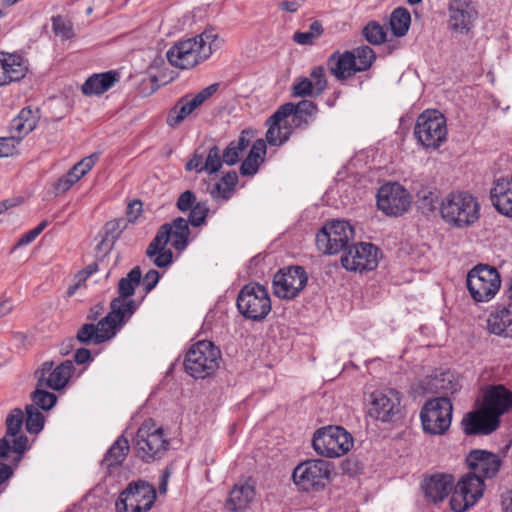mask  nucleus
<instances>
[{
	"label": "nucleus",
	"instance_id": "obj_41",
	"mask_svg": "<svg viewBox=\"0 0 512 512\" xmlns=\"http://www.w3.org/2000/svg\"><path fill=\"white\" fill-rule=\"evenodd\" d=\"M411 23V15L406 8H396L390 16V28L396 37H403L407 34Z\"/></svg>",
	"mask_w": 512,
	"mask_h": 512
},
{
	"label": "nucleus",
	"instance_id": "obj_29",
	"mask_svg": "<svg viewBox=\"0 0 512 512\" xmlns=\"http://www.w3.org/2000/svg\"><path fill=\"white\" fill-rule=\"evenodd\" d=\"M327 66L330 73L340 81L346 80L358 72L355 55L351 51L334 52L329 56Z\"/></svg>",
	"mask_w": 512,
	"mask_h": 512
},
{
	"label": "nucleus",
	"instance_id": "obj_27",
	"mask_svg": "<svg viewBox=\"0 0 512 512\" xmlns=\"http://www.w3.org/2000/svg\"><path fill=\"white\" fill-rule=\"evenodd\" d=\"M490 197L495 209L512 218V177H500L494 181Z\"/></svg>",
	"mask_w": 512,
	"mask_h": 512
},
{
	"label": "nucleus",
	"instance_id": "obj_33",
	"mask_svg": "<svg viewBox=\"0 0 512 512\" xmlns=\"http://www.w3.org/2000/svg\"><path fill=\"white\" fill-rule=\"evenodd\" d=\"M118 80V74L115 71H108L90 76L82 85L84 95H100L108 91Z\"/></svg>",
	"mask_w": 512,
	"mask_h": 512
},
{
	"label": "nucleus",
	"instance_id": "obj_56",
	"mask_svg": "<svg viewBox=\"0 0 512 512\" xmlns=\"http://www.w3.org/2000/svg\"><path fill=\"white\" fill-rule=\"evenodd\" d=\"M282 106H288V109L289 108L291 109V111H289V110L287 111V112H289V115L297 109L298 113H302L303 115L309 117L310 119L313 116H315V114L318 111L317 105L310 100H302L297 104L286 103V104H283Z\"/></svg>",
	"mask_w": 512,
	"mask_h": 512
},
{
	"label": "nucleus",
	"instance_id": "obj_42",
	"mask_svg": "<svg viewBox=\"0 0 512 512\" xmlns=\"http://www.w3.org/2000/svg\"><path fill=\"white\" fill-rule=\"evenodd\" d=\"M172 234V227L169 223H165L160 226L155 237L147 247L146 255L149 258H153L161 250L166 249V245L169 243Z\"/></svg>",
	"mask_w": 512,
	"mask_h": 512
},
{
	"label": "nucleus",
	"instance_id": "obj_63",
	"mask_svg": "<svg viewBox=\"0 0 512 512\" xmlns=\"http://www.w3.org/2000/svg\"><path fill=\"white\" fill-rule=\"evenodd\" d=\"M266 143L267 142L263 139H257L253 143L248 155L251 156L252 158H256V159L260 160L261 162H263L264 156L266 155V151H267Z\"/></svg>",
	"mask_w": 512,
	"mask_h": 512
},
{
	"label": "nucleus",
	"instance_id": "obj_20",
	"mask_svg": "<svg viewBox=\"0 0 512 512\" xmlns=\"http://www.w3.org/2000/svg\"><path fill=\"white\" fill-rule=\"evenodd\" d=\"M478 11L472 0H451L448 6L447 27L457 34H468L474 27Z\"/></svg>",
	"mask_w": 512,
	"mask_h": 512
},
{
	"label": "nucleus",
	"instance_id": "obj_50",
	"mask_svg": "<svg viewBox=\"0 0 512 512\" xmlns=\"http://www.w3.org/2000/svg\"><path fill=\"white\" fill-rule=\"evenodd\" d=\"M209 213V206L206 201H200L193 206L188 215V225L193 227H200L206 222V218Z\"/></svg>",
	"mask_w": 512,
	"mask_h": 512
},
{
	"label": "nucleus",
	"instance_id": "obj_12",
	"mask_svg": "<svg viewBox=\"0 0 512 512\" xmlns=\"http://www.w3.org/2000/svg\"><path fill=\"white\" fill-rule=\"evenodd\" d=\"M452 403L448 397H437L427 401L420 418L425 433L443 435L451 425Z\"/></svg>",
	"mask_w": 512,
	"mask_h": 512
},
{
	"label": "nucleus",
	"instance_id": "obj_58",
	"mask_svg": "<svg viewBox=\"0 0 512 512\" xmlns=\"http://www.w3.org/2000/svg\"><path fill=\"white\" fill-rule=\"evenodd\" d=\"M77 181H79L76 174L73 173V171L70 169L65 175L60 177L55 183H54V190L58 193H65L68 191Z\"/></svg>",
	"mask_w": 512,
	"mask_h": 512
},
{
	"label": "nucleus",
	"instance_id": "obj_36",
	"mask_svg": "<svg viewBox=\"0 0 512 512\" xmlns=\"http://www.w3.org/2000/svg\"><path fill=\"white\" fill-rule=\"evenodd\" d=\"M238 183V175L235 171H229L222 178L216 182L210 189V195L213 200L228 201L236 188Z\"/></svg>",
	"mask_w": 512,
	"mask_h": 512
},
{
	"label": "nucleus",
	"instance_id": "obj_38",
	"mask_svg": "<svg viewBox=\"0 0 512 512\" xmlns=\"http://www.w3.org/2000/svg\"><path fill=\"white\" fill-rule=\"evenodd\" d=\"M126 228V222L124 219H114L108 221L104 228V236L101 242L98 244L99 250L110 251L116 241L120 238L122 232Z\"/></svg>",
	"mask_w": 512,
	"mask_h": 512
},
{
	"label": "nucleus",
	"instance_id": "obj_21",
	"mask_svg": "<svg viewBox=\"0 0 512 512\" xmlns=\"http://www.w3.org/2000/svg\"><path fill=\"white\" fill-rule=\"evenodd\" d=\"M74 370L75 367L71 360H65L57 366L53 361H45L35 371V377L38 380V386L59 391L67 385Z\"/></svg>",
	"mask_w": 512,
	"mask_h": 512
},
{
	"label": "nucleus",
	"instance_id": "obj_61",
	"mask_svg": "<svg viewBox=\"0 0 512 512\" xmlns=\"http://www.w3.org/2000/svg\"><path fill=\"white\" fill-rule=\"evenodd\" d=\"M261 163L262 162L260 160L247 155V157L241 163L240 174L242 176L255 175L258 172Z\"/></svg>",
	"mask_w": 512,
	"mask_h": 512
},
{
	"label": "nucleus",
	"instance_id": "obj_62",
	"mask_svg": "<svg viewBox=\"0 0 512 512\" xmlns=\"http://www.w3.org/2000/svg\"><path fill=\"white\" fill-rule=\"evenodd\" d=\"M20 143L10 134L9 137L0 138V158L12 156L16 150V146Z\"/></svg>",
	"mask_w": 512,
	"mask_h": 512
},
{
	"label": "nucleus",
	"instance_id": "obj_3",
	"mask_svg": "<svg viewBox=\"0 0 512 512\" xmlns=\"http://www.w3.org/2000/svg\"><path fill=\"white\" fill-rule=\"evenodd\" d=\"M136 456L145 463L162 459L169 450L170 440L153 419L145 420L133 440Z\"/></svg>",
	"mask_w": 512,
	"mask_h": 512
},
{
	"label": "nucleus",
	"instance_id": "obj_24",
	"mask_svg": "<svg viewBox=\"0 0 512 512\" xmlns=\"http://www.w3.org/2000/svg\"><path fill=\"white\" fill-rule=\"evenodd\" d=\"M288 106H280L266 121L268 127L265 141L270 146H281L288 141L292 134V127L288 124ZM289 111L291 109L289 108Z\"/></svg>",
	"mask_w": 512,
	"mask_h": 512
},
{
	"label": "nucleus",
	"instance_id": "obj_26",
	"mask_svg": "<svg viewBox=\"0 0 512 512\" xmlns=\"http://www.w3.org/2000/svg\"><path fill=\"white\" fill-rule=\"evenodd\" d=\"M486 328L493 335L512 338V305H496L487 316Z\"/></svg>",
	"mask_w": 512,
	"mask_h": 512
},
{
	"label": "nucleus",
	"instance_id": "obj_45",
	"mask_svg": "<svg viewBox=\"0 0 512 512\" xmlns=\"http://www.w3.org/2000/svg\"><path fill=\"white\" fill-rule=\"evenodd\" d=\"M351 52L355 55L358 72L368 70L376 59L373 49L366 45L357 47Z\"/></svg>",
	"mask_w": 512,
	"mask_h": 512
},
{
	"label": "nucleus",
	"instance_id": "obj_40",
	"mask_svg": "<svg viewBox=\"0 0 512 512\" xmlns=\"http://www.w3.org/2000/svg\"><path fill=\"white\" fill-rule=\"evenodd\" d=\"M169 224L172 227V246L177 251L185 250L188 246L190 235V229L187 220L183 217H177Z\"/></svg>",
	"mask_w": 512,
	"mask_h": 512
},
{
	"label": "nucleus",
	"instance_id": "obj_15",
	"mask_svg": "<svg viewBox=\"0 0 512 512\" xmlns=\"http://www.w3.org/2000/svg\"><path fill=\"white\" fill-rule=\"evenodd\" d=\"M308 275L302 266H289L279 270L273 277V293L286 300L296 298L305 288Z\"/></svg>",
	"mask_w": 512,
	"mask_h": 512
},
{
	"label": "nucleus",
	"instance_id": "obj_54",
	"mask_svg": "<svg viewBox=\"0 0 512 512\" xmlns=\"http://www.w3.org/2000/svg\"><path fill=\"white\" fill-rule=\"evenodd\" d=\"M99 159L98 153H93L87 157H84L81 161L76 163L71 170L80 180L83 176H85L96 164Z\"/></svg>",
	"mask_w": 512,
	"mask_h": 512
},
{
	"label": "nucleus",
	"instance_id": "obj_17",
	"mask_svg": "<svg viewBox=\"0 0 512 512\" xmlns=\"http://www.w3.org/2000/svg\"><path fill=\"white\" fill-rule=\"evenodd\" d=\"M369 415L382 422H392L401 414L400 392L395 389L378 390L371 394Z\"/></svg>",
	"mask_w": 512,
	"mask_h": 512
},
{
	"label": "nucleus",
	"instance_id": "obj_34",
	"mask_svg": "<svg viewBox=\"0 0 512 512\" xmlns=\"http://www.w3.org/2000/svg\"><path fill=\"white\" fill-rule=\"evenodd\" d=\"M130 450L129 441L125 436H120L111 445L101 461L102 467L106 468L109 473L112 468H116L124 462Z\"/></svg>",
	"mask_w": 512,
	"mask_h": 512
},
{
	"label": "nucleus",
	"instance_id": "obj_11",
	"mask_svg": "<svg viewBox=\"0 0 512 512\" xmlns=\"http://www.w3.org/2000/svg\"><path fill=\"white\" fill-rule=\"evenodd\" d=\"M156 500L154 485L138 480L128 484L116 500L117 512H147Z\"/></svg>",
	"mask_w": 512,
	"mask_h": 512
},
{
	"label": "nucleus",
	"instance_id": "obj_44",
	"mask_svg": "<svg viewBox=\"0 0 512 512\" xmlns=\"http://www.w3.org/2000/svg\"><path fill=\"white\" fill-rule=\"evenodd\" d=\"M417 202L419 207L425 212H432L436 209L439 200V193L437 189L430 187H423L416 193Z\"/></svg>",
	"mask_w": 512,
	"mask_h": 512
},
{
	"label": "nucleus",
	"instance_id": "obj_53",
	"mask_svg": "<svg viewBox=\"0 0 512 512\" xmlns=\"http://www.w3.org/2000/svg\"><path fill=\"white\" fill-rule=\"evenodd\" d=\"M52 28L55 35L60 36L62 39H71L74 37L72 23L61 16L52 18Z\"/></svg>",
	"mask_w": 512,
	"mask_h": 512
},
{
	"label": "nucleus",
	"instance_id": "obj_64",
	"mask_svg": "<svg viewBox=\"0 0 512 512\" xmlns=\"http://www.w3.org/2000/svg\"><path fill=\"white\" fill-rule=\"evenodd\" d=\"M204 156L195 151L192 158L186 163V171H196L197 173L205 172L204 168Z\"/></svg>",
	"mask_w": 512,
	"mask_h": 512
},
{
	"label": "nucleus",
	"instance_id": "obj_59",
	"mask_svg": "<svg viewBox=\"0 0 512 512\" xmlns=\"http://www.w3.org/2000/svg\"><path fill=\"white\" fill-rule=\"evenodd\" d=\"M48 225V222L47 220H43L42 222H40L38 224V226H36L35 228H33L32 230L26 232L24 235H22L21 238H19V240L16 242V244L14 245V249L18 248V247H21V246H25V245H28L30 244L31 242H33L39 235L40 233L47 227Z\"/></svg>",
	"mask_w": 512,
	"mask_h": 512
},
{
	"label": "nucleus",
	"instance_id": "obj_7",
	"mask_svg": "<svg viewBox=\"0 0 512 512\" xmlns=\"http://www.w3.org/2000/svg\"><path fill=\"white\" fill-rule=\"evenodd\" d=\"M354 236V228L348 221L333 220L326 223L317 233L316 246L322 253L334 255L344 252Z\"/></svg>",
	"mask_w": 512,
	"mask_h": 512
},
{
	"label": "nucleus",
	"instance_id": "obj_49",
	"mask_svg": "<svg viewBox=\"0 0 512 512\" xmlns=\"http://www.w3.org/2000/svg\"><path fill=\"white\" fill-rule=\"evenodd\" d=\"M223 164L224 162L221 150L217 145H213L209 148L204 161L203 168L205 172L208 174H215L221 169Z\"/></svg>",
	"mask_w": 512,
	"mask_h": 512
},
{
	"label": "nucleus",
	"instance_id": "obj_52",
	"mask_svg": "<svg viewBox=\"0 0 512 512\" xmlns=\"http://www.w3.org/2000/svg\"><path fill=\"white\" fill-rule=\"evenodd\" d=\"M292 94L294 97H312L316 95V87L311 79L303 77L299 78L292 86Z\"/></svg>",
	"mask_w": 512,
	"mask_h": 512
},
{
	"label": "nucleus",
	"instance_id": "obj_8",
	"mask_svg": "<svg viewBox=\"0 0 512 512\" xmlns=\"http://www.w3.org/2000/svg\"><path fill=\"white\" fill-rule=\"evenodd\" d=\"M141 278V269L136 266L118 282L119 295L111 301L110 313L123 323H126L138 309L139 304L136 300L131 299V296L134 295Z\"/></svg>",
	"mask_w": 512,
	"mask_h": 512
},
{
	"label": "nucleus",
	"instance_id": "obj_39",
	"mask_svg": "<svg viewBox=\"0 0 512 512\" xmlns=\"http://www.w3.org/2000/svg\"><path fill=\"white\" fill-rule=\"evenodd\" d=\"M248 131L243 130L237 140L231 141L222 151L223 162L228 166L235 165L242 153L249 146L250 140L247 137Z\"/></svg>",
	"mask_w": 512,
	"mask_h": 512
},
{
	"label": "nucleus",
	"instance_id": "obj_1",
	"mask_svg": "<svg viewBox=\"0 0 512 512\" xmlns=\"http://www.w3.org/2000/svg\"><path fill=\"white\" fill-rule=\"evenodd\" d=\"M218 39L213 29L176 42L166 53L170 65L179 69H191L212 55V44Z\"/></svg>",
	"mask_w": 512,
	"mask_h": 512
},
{
	"label": "nucleus",
	"instance_id": "obj_30",
	"mask_svg": "<svg viewBox=\"0 0 512 512\" xmlns=\"http://www.w3.org/2000/svg\"><path fill=\"white\" fill-rule=\"evenodd\" d=\"M39 118L38 110L34 111L30 107L23 108L10 123V134L21 142L24 137L35 129Z\"/></svg>",
	"mask_w": 512,
	"mask_h": 512
},
{
	"label": "nucleus",
	"instance_id": "obj_13",
	"mask_svg": "<svg viewBox=\"0 0 512 512\" xmlns=\"http://www.w3.org/2000/svg\"><path fill=\"white\" fill-rule=\"evenodd\" d=\"M331 472L330 462L322 459L307 460L296 466L293 480L304 491H319L330 480Z\"/></svg>",
	"mask_w": 512,
	"mask_h": 512
},
{
	"label": "nucleus",
	"instance_id": "obj_48",
	"mask_svg": "<svg viewBox=\"0 0 512 512\" xmlns=\"http://www.w3.org/2000/svg\"><path fill=\"white\" fill-rule=\"evenodd\" d=\"M363 35L373 45H380L386 40L385 28L376 21H370L364 27Z\"/></svg>",
	"mask_w": 512,
	"mask_h": 512
},
{
	"label": "nucleus",
	"instance_id": "obj_16",
	"mask_svg": "<svg viewBox=\"0 0 512 512\" xmlns=\"http://www.w3.org/2000/svg\"><path fill=\"white\" fill-rule=\"evenodd\" d=\"M379 249L372 243L360 242L348 248L341 256V264L348 271L374 270L378 265Z\"/></svg>",
	"mask_w": 512,
	"mask_h": 512
},
{
	"label": "nucleus",
	"instance_id": "obj_23",
	"mask_svg": "<svg viewBox=\"0 0 512 512\" xmlns=\"http://www.w3.org/2000/svg\"><path fill=\"white\" fill-rule=\"evenodd\" d=\"M481 407L500 420L512 411V392L502 384L490 385L484 392Z\"/></svg>",
	"mask_w": 512,
	"mask_h": 512
},
{
	"label": "nucleus",
	"instance_id": "obj_5",
	"mask_svg": "<svg viewBox=\"0 0 512 512\" xmlns=\"http://www.w3.org/2000/svg\"><path fill=\"white\" fill-rule=\"evenodd\" d=\"M353 446V438L340 426L322 427L313 435L314 451L326 458H337L345 455Z\"/></svg>",
	"mask_w": 512,
	"mask_h": 512
},
{
	"label": "nucleus",
	"instance_id": "obj_32",
	"mask_svg": "<svg viewBox=\"0 0 512 512\" xmlns=\"http://www.w3.org/2000/svg\"><path fill=\"white\" fill-rule=\"evenodd\" d=\"M459 388L458 381L450 371L435 374L426 381V389L431 393L442 394L441 397H448L456 393Z\"/></svg>",
	"mask_w": 512,
	"mask_h": 512
},
{
	"label": "nucleus",
	"instance_id": "obj_9",
	"mask_svg": "<svg viewBox=\"0 0 512 512\" xmlns=\"http://www.w3.org/2000/svg\"><path fill=\"white\" fill-rule=\"evenodd\" d=\"M466 284L476 302H488L499 291L501 277L496 268L480 264L468 272Z\"/></svg>",
	"mask_w": 512,
	"mask_h": 512
},
{
	"label": "nucleus",
	"instance_id": "obj_19",
	"mask_svg": "<svg viewBox=\"0 0 512 512\" xmlns=\"http://www.w3.org/2000/svg\"><path fill=\"white\" fill-rule=\"evenodd\" d=\"M123 324V322L109 312L97 324H83L76 334V339L81 344L98 345L113 338L117 333V329Z\"/></svg>",
	"mask_w": 512,
	"mask_h": 512
},
{
	"label": "nucleus",
	"instance_id": "obj_18",
	"mask_svg": "<svg viewBox=\"0 0 512 512\" xmlns=\"http://www.w3.org/2000/svg\"><path fill=\"white\" fill-rule=\"evenodd\" d=\"M411 198L399 183L382 185L377 193V207L389 216L404 214L410 207Z\"/></svg>",
	"mask_w": 512,
	"mask_h": 512
},
{
	"label": "nucleus",
	"instance_id": "obj_4",
	"mask_svg": "<svg viewBox=\"0 0 512 512\" xmlns=\"http://www.w3.org/2000/svg\"><path fill=\"white\" fill-rule=\"evenodd\" d=\"M220 350L210 341H199L186 353L184 368L195 379L211 376L219 367Z\"/></svg>",
	"mask_w": 512,
	"mask_h": 512
},
{
	"label": "nucleus",
	"instance_id": "obj_14",
	"mask_svg": "<svg viewBox=\"0 0 512 512\" xmlns=\"http://www.w3.org/2000/svg\"><path fill=\"white\" fill-rule=\"evenodd\" d=\"M24 423V413L20 408H14L7 416L6 435L0 439V458H8L9 453L17 454L19 461L28 450V437L21 433Z\"/></svg>",
	"mask_w": 512,
	"mask_h": 512
},
{
	"label": "nucleus",
	"instance_id": "obj_37",
	"mask_svg": "<svg viewBox=\"0 0 512 512\" xmlns=\"http://www.w3.org/2000/svg\"><path fill=\"white\" fill-rule=\"evenodd\" d=\"M456 487L468 497L470 503L475 504L482 497L485 484L482 478L468 472L459 480Z\"/></svg>",
	"mask_w": 512,
	"mask_h": 512
},
{
	"label": "nucleus",
	"instance_id": "obj_51",
	"mask_svg": "<svg viewBox=\"0 0 512 512\" xmlns=\"http://www.w3.org/2000/svg\"><path fill=\"white\" fill-rule=\"evenodd\" d=\"M190 114V111L181 103V99H179L174 107L170 109L166 118V123L168 126L174 128L183 122Z\"/></svg>",
	"mask_w": 512,
	"mask_h": 512
},
{
	"label": "nucleus",
	"instance_id": "obj_55",
	"mask_svg": "<svg viewBox=\"0 0 512 512\" xmlns=\"http://www.w3.org/2000/svg\"><path fill=\"white\" fill-rule=\"evenodd\" d=\"M462 491L455 487V490L450 498V507L454 512H464L469 507L473 506L474 503H470V500Z\"/></svg>",
	"mask_w": 512,
	"mask_h": 512
},
{
	"label": "nucleus",
	"instance_id": "obj_57",
	"mask_svg": "<svg viewBox=\"0 0 512 512\" xmlns=\"http://www.w3.org/2000/svg\"><path fill=\"white\" fill-rule=\"evenodd\" d=\"M311 80L316 87V95H320L327 87V79L325 68L323 66H316L310 73Z\"/></svg>",
	"mask_w": 512,
	"mask_h": 512
},
{
	"label": "nucleus",
	"instance_id": "obj_28",
	"mask_svg": "<svg viewBox=\"0 0 512 512\" xmlns=\"http://www.w3.org/2000/svg\"><path fill=\"white\" fill-rule=\"evenodd\" d=\"M26 72L27 67L20 55L0 53V86L20 81Z\"/></svg>",
	"mask_w": 512,
	"mask_h": 512
},
{
	"label": "nucleus",
	"instance_id": "obj_35",
	"mask_svg": "<svg viewBox=\"0 0 512 512\" xmlns=\"http://www.w3.org/2000/svg\"><path fill=\"white\" fill-rule=\"evenodd\" d=\"M255 496V488L252 484L245 482L236 484L231 490L228 506L234 511L245 509Z\"/></svg>",
	"mask_w": 512,
	"mask_h": 512
},
{
	"label": "nucleus",
	"instance_id": "obj_31",
	"mask_svg": "<svg viewBox=\"0 0 512 512\" xmlns=\"http://www.w3.org/2000/svg\"><path fill=\"white\" fill-rule=\"evenodd\" d=\"M425 496L433 502L442 501L452 489V477L448 475H433L423 484Z\"/></svg>",
	"mask_w": 512,
	"mask_h": 512
},
{
	"label": "nucleus",
	"instance_id": "obj_10",
	"mask_svg": "<svg viewBox=\"0 0 512 512\" xmlns=\"http://www.w3.org/2000/svg\"><path fill=\"white\" fill-rule=\"evenodd\" d=\"M414 135L425 148L436 149L447 139L445 117L437 110L422 112L416 121Z\"/></svg>",
	"mask_w": 512,
	"mask_h": 512
},
{
	"label": "nucleus",
	"instance_id": "obj_25",
	"mask_svg": "<svg viewBox=\"0 0 512 512\" xmlns=\"http://www.w3.org/2000/svg\"><path fill=\"white\" fill-rule=\"evenodd\" d=\"M500 425V420L480 406L477 411L468 413L462 420L463 431L467 435H488Z\"/></svg>",
	"mask_w": 512,
	"mask_h": 512
},
{
	"label": "nucleus",
	"instance_id": "obj_22",
	"mask_svg": "<svg viewBox=\"0 0 512 512\" xmlns=\"http://www.w3.org/2000/svg\"><path fill=\"white\" fill-rule=\"evenodd\" d=\"M469 472L479 478L491 479L499 472L501 459L486 450H472L466 457Z\"/></svg>",
	"mask_w": 512,
	"mask_h": 512
},
{
	"label": "nucleus",
	"instance_id": "obj_6",
	"mask_svg": "<svg viewBox=\"0 0 512 512\" xmlns=\"http://www.w3.org/2000/svg\"><path fill=\"white\" fill-rule=\"evenodd\" d=\"M237 308L244 318L262 321L272 309L267 289L258 283L245 285L238 294Z\"/></svg>",
	"mask_w": 512,
	"mask_h": 512
},
{
	"label": "nucleus",
	"instance_id": "obj_60",
	"mask_svg": "<svg viewBox=\"0 0 512 512\" xmlns=\"http://www.w3.org/2000/svg\"><path fill=\"white\" fill-rule=\"evenodd\" d=\"M196 203V196L194 192L186 190L179 195L176 207L181 212H187L190 211Z\"/></svg>",
	"mask_w": 512,
	"mask_h": 512
},
{
	"label": "nucleus",
	"instance_id": "obj_2",
	"mask_svg": "<svg viewBox=\"0 0 512 512\" xmlns=\"http://www.w3.org/2000/svg\"><path fill=\"white\" fill-rule=\"evenodd\" d=\"M443 220L452 227L467 228L480 217V204L475 196L466 191L449 193L441 202Z\"/></svg>",
	"mask_w": 512,
	"mask_h": 512
},
{
	"label": "nucleus",
	"instance_id": "obj_46",
	"mask_svg": "<svg viewBox=\"0 0 512 512\" xmlns=\"http://www.w3.org/2000/svg\"><path fill=\"white\" fill-rule=\"evenodd\" d=\"M45 387L36 386V390L31 394L33 405L38 409L50 410L57 401L54 393L48 392Z\"/></svg>",
	"mask_w": 512,
	"mask_h": 512
},
{
	"label": "nucleus",
	"instance_id": "obj_43",
	"mask_svg": "<svg viewBox=\"0 0 512 512\" xmlns=\"http://www.w3.org/2000/svg\"><path fill=\"white\" fill-rule=\"evenodd\" d=\"M219 89L218 83H213L206 88L202 89L199 93L194 96L185 95L181 97V103L184 104L187 109L192 113L198 107H200L206 100H208L214 93Z\"/></svg>",
	"mask_w": 512,
	"mask_h": 512
},
{
	"label": "nucleus",
	"instance_id": "obj_47",
	"mask_svg": "<svg viewBox=\"0 0 512 512\" xmlns=\"http://www.w3.org/2000/svg\"><path fill=\"white\" fill-rule=\"evenodd\" d=\"M26 429L30 433H38L43 429L44 416L37 407L30 404L26 408Z\"/></svg>",
	"mask_w": 512,
	"mask_h": 512
}]
</instances>
